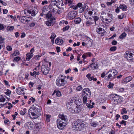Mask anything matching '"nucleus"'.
<instances>
[{"instance_id":"aec40b11","label":"nucleus","mask_w":134,"mask_h":134,"mask_svg":"<svg viewBox=\"0 0 134 134\" xmlns=\"http://www.w3.org/2000/svg\"><path fill=\"white\" fill-rule=\"evenodd\" d=\"M92 40L90 38L87 39L86 41V42L85 45L86 46H89L91 47L92 45Z\"/></svg>"},{"instance_id":"39448f33","label":"nucleus","mask_w":134,"mask_h":134,"mask_svg":"<svg viewBox=\"0 0 134 134\" xmlns=\"http://www.w3.org/2000/svg\"><path fill=\"white\" fill-rule=\"evenodd\" d=\"M57 127L59 129H63L66 125L65 122L61 121L60 119H57Z\"/></svg>"},{"instance_id":"774afa93","label":"nucleus","mask_w":134,"mask_h":134,"mask_svg":"<svg viewBox=\"0 0 134 134\" xmlns=\"http://www.w3.org/2000/svg\"><path fill=\"white\" fill-rule=\"evenodd\" d=\"M130 3L132 5H134V0H130Z\"/></svg>"},{"instance_id":"58836bf2","label":"nucleus","mask_w":134,"mask_h":134,"mask_svg":"<svg viewBox=\"0 0 134 134\" xmlns=\"http://www.w3.org/2000/svg\"><path fill=\"white\" fill-rule=\"evenodd\" d=\"M56 95L58 97H60L62 96V94L60 91L56 90Z\"/></svg>"},{"instance_id":"09e8293b","label":"nucleus","mask_w":134,"mask_h":134,"mask_svg":"<svg viewBox=\"0 0 134 134\" xmlns=\"http://www.w3.org/2000/svg\"><path fill=\"white\" fill-rule=\"evenodd\" d=\"M127 112V111H126V109L125 108H124L122 109V111L121 112V113L122 114H126Z\"/></svg>"},{"instance_id":"4d7b16f0","label":"nucleus","mask_w":134,"mask_h":134,"mask_svg":"<svg viewBox=\"0 0 134 134\" xmlns=\"http://www.w3.org/2000/svg\"><path fill=\"white\" fill-rule=\"evenodd\" d=\"M126 121L122 120L121 122H120V124H124V126L126 125Z\"/></svg>"},{"instance_id":"0e129e2a","label":"nucleus","mask_w":134,"mask_h":134,"mask_svg":"<svg viewBox=\"0 0 134 134\" xmlns=\"http://www.w3.org/2000/svg\"><path fill=\"white\" fill-rule=\"evenodd\" d=\"M117 43V41L115 40H113L111 42V44L113 45H116Z\"/></svg>"},{"instance_id":"ea45409f","label":"nucleus","mask_w":134,"mask_h":134,"mask_svg":"<svg viewBox=\"0 0 134 134\" xmlns=\"http://www.w3.org/2000/svg\"><path fill=\"white\" fill-rule=\"evenodd\" d=\"M129 62H134V52H133L132 54V55L130 58V60H129Z\"/></svg>"},{"instance_id":"7ed1b4c3","label":"nucleus","mask_w":134,"mask_h":134,"mask_svg":"<svg viewBox=\"0 0 134 134\" xmlns=\"http://www.w3.org/2000/svg\"><path fill=\"white\" fill-rule=\"evenodd\" d=\"M41 109L37 108L33 106L29 110V113H31L34 119L37 118L41 113Z\"/></svg>"},{"instance_id":"6ab92c4d","label":"nucleus","mask_w":134,"mask_h":134,"mask_svg":"<svg viewBox=\"0 0 134 134\" xmlns=\"http://www.w3.org/2000/svg\"><path fill=\"white\" fill-rule=\"evenodd\" d=\"M25 126L30 129H33V125L31 122H28L26 123Z\"/></svg>"},{"instance_id":"3c124183","label":"nucleus","mask_w":134,"mask_h":134,"mask_svg":"<svg viewBox=\"0 0 134 134\" xmlns=\"http://www.w3.org/2000/svg\"><path fill=\"white\" fill-rule=\"evenodd\" d=\"M85 104H86V105L88 108H93V106L92 105H91L89 104H88L87 103H86Z\"/></svg>"},{"instance_id":"052dcab7","label":"nucleus","mask_w":134,"mask_h":134,"mask_svg":"<svg viewBox=\"0 0 134 134\" xmlns=\"http://www.w3.org/2000/svg\"><path fill=\"white\" fill-rule=\"evenodd\" d=\"M82 7L83 8H84V9L85 10L87 9L88 8V6L86 5L85 4H84V5H83Z\"/></svg>"},{"instance_id":"13d9d810","label":"nucleus","mask_w":134,"mask_h":134,"mask_svg":"<svg viewBox=\"0 0 134 134\" xmlns=\"http://www.w3.org/2000/svg\"><path fill=\"white\" fill-rule=\"evenodd\" d=\"M129 118L128 116L126 115H124L122 116V118L126 120Z\"/></svg>"},{"instance_id":"de8ad7c7","label":"nucleus","mask_w":134,"mask_h":134,"mask_svg":"<svg viewBox=\"0 0 134 134\" xmlns=\"http://www.w3.org/2000/svg\"><path fill=\"white\" fill-rule=\"evenodd\" d=\"M70 26H66L64 27L63 29V31H65L66 30H68L69 29Z\"/></svg>"},{"instance_id":"37998d69","label":"nucleus","mask_w":134,"mask_h":134,"mask_svg":"<svg viewBox=\"0 0 134 134\" xmlns=\"http://www.w3.org/2000/svg\"><path fill=\"white\" fill-rule=\"evenodd\" d=\"M51 116L48 115H46V121L49 122L50 121L49 119Z\"/></svg>"},{"instance_id":"6e6d98bb","label":"nucleus","mask_w":134,"mask_h":134,"mask_svg":"<svg viewBox=\"0 0 134 134\" xmlns=\"http://www.w3.org/2000/svg\"><path fill=\"white\" fill-rule=\"evenodd\" d=\"M56 3H58L59 4H63V2L62 1V0H56Z\"/></svg>"},{"instance_id":"c9c22d12","label":"nucleus","mask_w":134,"mask_h":134,"mask_svg":"<svg viewBox=\"0 0 134 134\" xmlns=\"http://www.w3.org/2000/svg\"><path fill=\"white\" fill-rule=\"evenodd\" d=\"M5 100V99L3 96L1 95L0 96V102H4Z\"/></svg>"},{"instance_id":"f03ea898","label":"nucleus","mask_w":134,"mask_h":134,"mask_svg":"<svg viewBox=\"0 0 134 134\" xmlns=\"http://www.w3.org/2000/svg\"><path fill=\"white\" fill-rule=\"evenodd\" d=\"M112 17L113 16L111 14L108 13L107 14L104 11L102 12L101 13V20L103 22L105 20L106 23L107 24L110 23L112 20Z\"/></svg>"},{"instance_id":"412c9836","label":"nucleus","mask_w":134,"mask_h":134,"mask_svg":"<svg viewBox=\"0 0 134 134\" xmlns=\"http://www.w3.org/2000/svg\"><path fill=\"white\" fill-rule=\"evenodd\" d=\"M55 42L58 45H62L63 43V41L62 39L57 38L55 40Z\"/></svg>"},{"instance_id":"9b49d317","label":"nucleus","mask_w":134,"mask_h":134,"mask_svg":"<svg viewBox=\"0 0 134 134\" xmlns=\"http://www.w3.org/2000/svg\"><path fill=\"white\" fill-rule=\"evenodd\" d=\"M55 18H52L50 20L46 21L45 24L46 25L49 26L53 25L55 23Z\"/></svg>"},{"instance_id":"f257e3e1","label":"nucleus","mask_w":134,"mask_h":134,"mask_svg":"<svg viewBox=\"0 0 134 134\" xmlns=\"http://www.w3.org/2000/svg\"><path fill=\"white\" fill-rule=\"evenodd\" d=\"M72 127L74 130L80 131L83 130L85 128L86 125L83 121L80 120L74 121L72 124Z\"/></svg>"},{"instance_id":"c85d7f7f","label":"nucleus","mask_w":134,"mask_h":134,"mask_svg":"<svg viewBox=\"0 0 134 134\" xmlns=\"http://www.w3.org/2000/svg\"><path fill=\"white\" fill-rule=\"evenodd\" d=\"M119 8H120L122 9L123 11H124L126 10L127 7L125 4H121L119 6Z\"/></svg>"},{"instance_id":"69168bd1","label":"nucleus","mask_w":134,"mask_h":134,"mask_svg":"<svg viewBox=\"0 0 134 134\" xmlns=\"http://www.w3.org/2000/svg\"><path fill=\"white\" fill-rule=\"evenodd\" d=\"M30 74L32 76H35V77L36 76V71H34L32 73L31 72Z\"/></svg>"},{"instance_id":"1a4fd4ad","label":"nucleus","mask_w":134,"mask_h":134,"mask_svg":"<svg viewBox=\"0 0 134 134\" xmlns=\"http://www.w3.org/2000/svg\"><path fill=\"white\" fill-rule=\"evenodd\" d=\"M76 15L77 13L75 11L70 12L68 14L67 17L69 19H72L76 17Z\"/></svg>"},{"instance_id":"e2e57ef3","label":"nucleus","mask_w":134,"mask_h":134,"mask_svg":"<svg viewBox=\"0 0 134 134\" xmlns=\"http://www.w3.org/2000/svg\"><path fill=\"white\" fill-rule=\"evenodd\" d=\"M72 105V104L71 103H70V102H68L66 104V105L68 108H69L70 107V106Z\"/></svg>"},{"instance_id":"6e6552de","label":"nucleus","mask_w":134,"mask_h":134,"mask_svg":"<svg viewBox=\"0 0 134 134\" xmlns=\"http://www.w3.org/2000/svg\"><path fill=\"white\" fill-rule=\"evenodd\" d=\"M111 72L108 75V79H113L115 78V75L117 74V71L114 69H111Z\"/></svg>"},{"instance_id":"680f3d73","label":"nucleus","mask_w":134,"mask_h":134,"mask_svg":"<svg viewBox=\"0 0 134 134\" xmlns=\"http://www.w3.org/2000/svg\"><path fill=\"white\" fill-rule=\"evenodd\" d=\"M77 7L78 8H80L82 6V4L81 3H79L77 4Z\"/></svg>"},{"instance_id":"5701e85b","label":"nucleus","mask_w":134,"mask_h":134,"mask_svg":"<svg viewBox=\"0 0 134 134\" xmlns=\"http://www.w3.org/2000/svg\"><path fill=\"white\" fill-rule=\"evenodd\" d=\"M34 55L33 53H28L26 55V60L27 61H29L30 60Z\"/></svg>"},{"instance_id":"a19ab883","label":"nucleus","mask_w":134,"mask_h":134,"mask_svg":"<svg viewBox=\"0 0 134 134\" xmlns=\"http://www.w3.org/2000/svg\"><path fill=\"white\" fill-rule=\"evenodd\" d=\"M87 98V97L86 96H84L83 98V103L85 104L86 103Z\"/></svg>"},{"instance_id":"e433bc0d","label":"nucleus","mask_w":134,"mask_h":134,"mask_svg":"<svg viewBox=\"0 0 134 134\" xmlns=\"http://www.w3.org/2000/svg\"><path fill=\"white\" fill-rule=\"evenodd\" d=\"M39 130L38 129H37V128H36V127L34 126V130L32 131V132L34 134H36L37 133Z\"/></svg>"},{"instance_id":"423d86ee","label":"nucleus","mask_w":134,"mask_h":134,"mask_svg":"<svg viewBox=\"0 0 134 134\" xmlns=\"http://www.w3.org/2000/svg\"><path fill=\"white\" fill-rule=\"evenodd\" d=\"M64 78L63 79H57L56 81V85L58 86H64L67 82L64 79ZM65 79V78H64Z\"/></svg>"},{"instance_id":"49530a36","label":"nucleus","mask_w":134,"mask_h":134,"mask_svg":"<svg viewBox=\"0 0 134 134\" xmlns=\"http://www.w3.org/2000/svg\"><path fill=\"white\" fill-rule=\"evenodd\" d=\"M4 93L7 95H10L11 94V91L10 90L8 89H7V90L6 92H5Z\"/></svg>"},{"instance_id":"5fc2aeb1","label":"nucleus","mask_w":134,"mask_h":134,"mask_svg":"<svg viewBox=\"0 0 134 134\" xmlns=\"http://www.w3.org/2000/svg\"><path fill=\"white\" fill-rule=\"evenodd\" d=\"M82 88L81 86H78L76 88V90L77 91H80L82 89Z\"/></svg>"},{"instance_id":"ddd939ff","label":"nucleus","mask_w":134,"mask_h":134,"mask_svg":"<svg viewBox=\"0 0 134 134\" xmlns=\"http://www.w3.org/2000/svg\"><path fill=\"white\" fill-rule=\"evenodd\" d=\"M132 53L130 52L126 51L125 54V57L126 59L129 61L132 55Z\"/></svg>"},{"instance_id":"603ef678","label":"nucleus","mask_w":134,"mask_h":134,"mask_svg":"<svg viewBox=\"0 0 134 134\" xmlns=\"http://www.w3.org/2000/svg\"><path fill=\"white\" fill-rule=\"evenodd\" d=\"M93 17L94 18L95 23L96 24V21L98 20L99 18L97 16H93Z\"/></svg>"},{"instance_id":"4468645a","label":"nucleus","mask_w":134,"mask_h":134,"mask_svg":"<svg viewBox=\"0 0 134 134\" xmlns=\"http://www.w3.org/2000/svg\"><path fill=\"white\" fill-rule=\"evenodd\" d=\"M26 12H27L29 14H31L32 16H35L36 13L35 12V11L33 9H30L29 10L28 9H26L24 10V13L26 14Z\"/></svg>"},{"instance_id":"bf43d9fd","label":"nucleus","mask_w":134,"mask_h":134,"mask_svg":"<svg viewBox=\"0 0 134 134\" xmlns=\"http://www.w3.org/2000/svg\"><path fill=\"white\" fill-rule=\"evenodd\" d=\"M50 6L51 7H52V6L53 7V6H55V5L57 3H55V2H50Z\"/></svg>"},{"instance_id":"a878e982","label":"nucleus","mask_w":134,"mask_h":134,"mask_svg":"<svg viewBox=\"0 0 134 134\" xmlns=\"http://www.w3.org/2000/svg\"><path fill=\"white\" fill-rule=\"evenodd\" d=\"M98 122H93L91 121L90 125L93 127H95L98 125Z\"/></svg>"},{"instance_id":"a211bd4d","label":"nucleus","mask_w":134,"mask_h":134,"mask_svg":"<svg viewBox=\"0 0 134 134\" xmlns=\"http://www.w3.org/2000/svg\"><path fill=\"white\" fill-rule=\"evenodd\" d=\"M58 117L59 118L58 119H60L62 121L65 122V121L67 120L66 116L64 115L59 114Z\"/></svg>"},{"instance_id":"7c9ffc66","label":"nucleus","mask_w":134,"mask_h":134,"mask_svg":"<svg viewBox=\"0 0 134 134\" xmlns=\"http://www.w3.org/2000/svg\"><path fill=\"white\" fill-rule=\"evenodd\" d=\"M92 21H91L89 20L87 21L86 22V26H89L90 25H91L94 23V22L93 20Z\"/></svg>"},{"instance_id":"dca6fc26","label":"nucleus","mask_w":134,"mask_h":134,"mask_svg":"<svg viewBox=\"0 0 134 134\" xmlns=\"http://www.w3.org/2000/svg\"><path fill=\"white\" fill-rule=\"evenodd\" d=\"M96 31L98 34L103 35L105 32L104 29L101 27L97 28L96 29Z\"/></svg>"},{"instance_id":"c756f323","label":"nucleus","mask_w":134,"mask_h":134,"mask_svg":"<svg viewBox=\"0 0 134 134\" xmlns=\"http://www.w3.org/2000/svg\"><path fill=\"white\" fill-rule=\"evenodd\" d=\"M20 53L19 51L17 50H15L14 53L12 54L11 55L12 57L16 56L17 55H19Z\"/></svg>"},{"instance_id":"cd10ccee","label":"nucleus","mask_w":134,"mask_h":134,"mask_svg":"<svg viewBox=\"0 0 134 134\" xmlns=\"http://www.w3.org/2000/svg\"><path fill=\"white\" fill-rule=\"evenodd\" d=\"M81 19L80 18L78 17L75 19L74 22L76 24H79L81 21Z\"/></svg>"},{"instance_id":"72a5a7b5","label":"nucleus","mask_w":134,"mask_h":134,"mask_svg":"<svg viewBox=\"0 0 134 134\" xmlns=\"http://www.w3.org/2000/svg\"><path fill=\"white\" fill-rule=\"evenodd\" d=\"M21 59V58L20 57L18 56L16 57H15L13 60V62H18Z\"/></svg>"},{"instance_id":"f3484780","label":"nucleus","mask_w":134,"mask_h":134,"mask_svg":"<svg viewBox=\"0 0 134 134\" xmlns=\"http://www.w3.org/2000/svg\"><path fill=\"white\" fill-rule=\"evenodd\" d=\"M23 89L24 88L22 89L21 87H18L16 90V92L19 95L24 94V91L23 90Z\"/></svg>"},{"instance_id":"393cba45","label":"nucleus","mask_w":134,"mask_h":134,"mask_svg":"<svg viewBox=\"0 0 134 134\" xmlns=\"http://www.w3.org/2000/svg\"><path fill=\"white\" fill-rule=\"evenodd\" d=\"M53 6V7L52 6L51 8L50 9H51V10H52V12L55 14V13H56L57 12V10L58 9H57V8H58V7L56 6Z\"/></svg>"},{"instance_id":"338daca9","label":"nucleus","mask_w":134,"mask_h":134,"mask_svg":"<svg viewBox=\"0 0 134 134\" xmlns=\"http://www.w3.org/2000/svg\"><path fill=\"white\" fill-rule=\"evenodd\" d=\"M7 50L9 51H11L12 48L10 46H8L7 47Z\"/></svg>"},{"instance_id":"2eb2a0df","label":"nucleus","mask_w":134,"mask_h":134,"mask_svg":"<svg viewBox=\"0 0 134 134\" xmlns=\"http://www.w3.org/2000/svg\"><path fill=\"white\" fill-rule=\"evenodd\" d=\"M91 91L88 88H86L83 90L82 91V94L83 95H85V96H86L88 95L87 93L91 94Z\"/></svg>"},{"instance_id":"79ce46f5","label":"nucleus","mask_w":134,"mask_h":134,"mask_svg":"<svg viewBox=\"0 0 134 134\" xmlns=\"http://www.w3.org/2000/svg\"><path fill=\"white\" fill-rule=\"evenodd\" d=\"M117 49V47L116 46H113L111 47L110 49V50L111 51H115Z\"/></svg>"},{"instance_id":"864d4df0","label":"nucleus","mask_w":134,"mask_h":134,"mask_svg":"<svg viewBox=\"0 0 134 134\" xmlns=\"http://www.w3.org/2000/svg\"><path fill=\"white\" fill-rule=\"evenodd\" d=\"M69 110L71 111V112L72 113H74L76 112L75 111V109L74 110L73 108H72L71 107L69 108Z\"/></svg>"},{"instance_id":"f8f14e48","label":"nucleus","mask_w":134,"mask_h":134,"mask_svg":"<svg viewBox=\"0 0 134 134\" xmlns=\"http://www.w3.org/2000/svg\"><path fill=\"white\" fill-rule=\"evenodd\" d=\"M49 9L48 7L47 8L45 6L44 7L42 10V13H41V15L43 16V15H45L48 14V13L50 12Z\"/></svg>"},{"instance_id":"2f4dec72","label":"nucleus","mask_w":134,"mask_h":134,"mask_svg":"<svg viewBox=\"0 0 134 134\" xmlns=\"http://www.w3.org/2000/svg\"><path fill=\"white\" fill-rule=\"evenodd\" d=\"M14 27L13 26H8L7 27V29L8 31H12L14 29Z\"/></svg>"},{"instance_id":"20e7f679","label":"nucleus","mask_w":134,"mask_h":134,"mask_svg":"<svg viewBox=\"0 0 134 134\" xmlns=\"http://www.w3.org/2000/svg\"><path fill=\"white\" fill-rule=\"evenodd\" d=\"M111 96L115 104H117L120 103L121 99L120 96L116 94H111Z\"/></svg>"},{"instance_id":"bb28decb","label":"nucleus","mask_w":134,"mask_h":134,"mask_svg":"<svg viewBox=\"0 0 134 134\" xmlns=\"http://www.w3.org/2000/svg\"><path fill=\"white\" fill-rule=\"evenodd\" d=\"M65 1L66 2L65 4H68L69 5H71L70 7L73 4V3L72 2V0H65Z\"/></svg>"},{"instance_id":"4be33fe9","label":"nucleus","mask_w":134,"mask_h":134,"mask_svg":"<svg viewBox=\"0 0 134 134\" xmlns=\"http://www.w3.org/2000/svg\"><path fill=\"white\" fill-rule=\"evenodd\" d=\"M132 79V77L131 76H129L124 79L123 80L122 82L124 83H125L130 81Z\"/></svg>"},{"instance_id":"8fccbe9b","label":"nucleus","mask_w":134,"mask_h":134,"mask_svg":"<svg viewBox=\"0 0 134 134\" xmlns=\"http://www.w3.org/2000/svg\"><path fill=\"white\" fill-rule=\"evenodd\" d=\"M114 85V84L113 83H111V82H109V85H108L107 86L108 88H112L113 86Z\"/></svg>"},{"instance_id":"0eeeda50","label":"nucleus","mask_w":134,"mask_h":134,"mask_svg":"<svg viewBox=\"0 0 134 134\" xmlns=\"http://www.w3.org/2000/svg\"><path fill=\"white\" fill-rule=\"evenodd\" d=\"M20 21L24 24H26L30 21V18L29 17L21 16L19 17Z\"/></svg>"},{"instance_id":"9d476101","label":"nucleus","mask_w":134,"mask_h":134,"mask_svg":"<svg viewBox=\"0 0 134 134\" xmlns=\"http://www.w3.org/2000/svg\"><path fill=\"white\" fill-rule=\"evenodd\" d=\"M41 70L43 74L44 75H46L49 71V68L44 65H42L41 66Z\"/></svg>"},{"instance_id":"f704fd0d","label":"nucleus","mask_w":134,"mask_h":134,"mask_svg":"<svg viewBox=\"0 0 134 134\" xmlns=\"http://www.w3.org/2000/svg\"><path fill=\"white\" fill-rule=\"evenodd\" d=\"M35 126L36 128H37V129H38L39 130L42 128L41 125L40 123L36 124Z\"/></svg>"},{"instance_id":"c03bdc74","label":"nucleus","mask_w":134,"mask_h":134,"mask_svg":"<svg viewBox=\"0 0 134 134\" xmlns=\"http://www.w3.org/2000/svg\"><path fill=\"white\" fill-rule=\"evenodd\" d=\"M56 36V35L55 34L52 33L50 37V38L51 39H54Z\"/></svg>"},{"instance_id":"473e14b6","label":"nucleus","mask_w":134,"mask_h":134,"mask_svg":"<svg viewBox=\"0 0 134 134\" xmlns=\"http://www.w3.org/2000/svg\"><path fill=\"white\" fill-rule=\"evenodd\" d=\"M125 17V15L124 13H122L121 14L118 15V18L120 19H122L123 18Z\"/></svg>"},{"instance_id":"4c0bfd02","label":"nucleus","mask_w":134,"mask_h":134,"mask_svg":"<svg viewBox=\"0 0 134 134\" xmlns=\"http://www.w3.org/2000/svg\"><path fill=\"white\" fill-rule=\"evenodd\" d=\"M126 34L125 32H124L120 36L119 38L120 39H123L126 36Z\"/></svg>"},{"instance_id":"a18cd8bd","label":"nucleus","mask_w":134,"mask_h":134,"mask_svg":"<svg viewBox=\"0 0 134 134\" xmlns=\"http://www.w3.org/2000/svg\"><path fill=\"white\" fill-rule=\"evenodd\" d=\"M46 15V17L48 18L51 17L52 16V14H51V12H50L48 13V14L45 15Z\"/></svg>"},{"instance_id":"b1692460","label":"nucleus","mask_w":134,"mask_h":134,"mask_svg":"<svg viewBox=\"0 0 134 134\" xmlns=\"http://www.w3.org/2000/svg\"><path fill=\"white\" fill-rule=\"evenodd\" d=\"M82 109V108L80 105H77L75 108V111L77 113H79Z\"/></svg>"}]
</instances>
